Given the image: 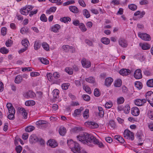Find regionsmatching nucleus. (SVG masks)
I'll use <instances>...</instances> for the list:
<instances>
[{
    "label": "nucleus",
    "instance_id": "nucleus-18",
    "mask_svg": "<svg viewBox=\"0 0 153 153\" xmlns=\"http://www.w3.org/2000/svg\"><path fill=\"white\" fill-rule=\"evenodd\" d=\"M113 81V79L111 77L106 78L105 80V85L107 87L110 86Z\"/></svg>",
    "mask_w": 153,
    "mask_h": 153
},
{
    "label": "nucleus",
    "instance_id": "nucleus-59",
    "mask_svg": "<svg viewBox=\"0 0 153 153\" xmlns=\"http://www.w3.org/2000/svg\"><path fill=\"white\" fill-rule=\"evenodd\" d=\"M124 98L122 97H121L118 98L117 100V103L119 104H121L124 102Z\"/></svg>",
    "mask_w": 153,
    "mask_h": 153
},
{
    "label": "nucleus",
    "instance_id": "nucleus-61",
    "mask_svg": "<svg viewBox=\"0 0 153 153\" xmlns=\"http://www.w3.org/2000/svg\"><path fill=\"white\" fill-rule=\"evenodd\" d=\"M13 43V41L10 40H8V41L6 42V46L7 47H10L12 45Z\"/></svg>",
    "mask_w": 153,
    "mask_h": 153
},
{
    "label": "nucleus",
    "instance_id": "nucleus-43",
    "mask_svg": "<svg viewBox=\"0 0 153 153\" xmlns=\"http://www.w3.org/2000/svg\"><path fill=\"white\" fill-rule=\"evenodd\" d=\"M83 89L87 93L90 94L91 93V91L89 87L87 85H84L83 87Z\"/></svg>",
    "mask_w": 153,
    "mask_h": 153
},
{
    "label": "nucleus",
    "instance_id": "nucleus-54",
    "mask_svg": "<svg viewBox=\"0 0 153 153\" xmlns=\"http://www.w3.org/2000/svg\"><path fill=\"white\" fill-rule=\"evenodd\" d=\"M41 46V45L39 44V42L37 41H35V42L34 44V49L35 50H38L39 49V48Z\"/></svg>",
    "mask_w": 153,
    "mask_h": 153
},
{
    "label": "nucleus",
    "instance_id": "nucleus-56",
    "mask_svg": "<svg viewBox=\"0 0 153 153\" xmlns=\"http://www.w3.org/2000/svg\"><path fill=\"white\" fill-rule=\"evenodd\" d=\"M94 96L97 97H99L100 95V92L99 90L96 88L94 91Z\"/></svg>",
    "mask_w": 153,
    "mask_h": 153
},
{
    "label": "nucleus",
    "instance_id": "nucleus-60",
    "mask_svg": "<svg viewBox=\"0 0 153 153\" xmlns=\"http://www.w3.org/2000/svg\"><path fill=\"white\" fill-rule=\"evenodd\" d=\"M28 30V29L27 27H24L21 29L20 32L22 34H24L27 32Z\"/></svg>",
    "mask_w": 153,
    "mask_h": 153
},
{
    "label": "nucleus",
    "instance_id": "nucleus-52",
    "mask_svg": "<svg viewBox=\"0 0 153 153\" xmlns=\"http://www.w3.org/2000/svg\"><path fill=\"white\" fill-rule=\"evenodd\" d=\"M65 71L68 74L71 75L73 74V70L71 68L67 67L65 69Z\"/></svg>",
    "mask_w": 153,
    "mask_h": 153
},
{
    "label": "nucleus",
    "instance_id": "nucleus-7",
    "mask_svg": "<svg viewBox=\"0 0 153 153\" xmlns=\"http://www.w3.org/2000/svg\"><path fill=\"white\" fill-rule=\"evenodd\" d=\"M85 125L91 128H97L98 127V125L94 122H87L85 123Z\"/></svg>",
    "mask_w": 153,
    "mask_h": 153
},
{
    "label": "nucleus",
    "instance_id": "nucleus-63",
    "mask_svg": "<svg viewBox=\"0 0 153 153\" xmlns=\"http://www.w3.org/2000/svg\"><path fill=\"white\" fill-rule=\"evenodd\" d=\"M22 150V148L20 146H17L16 148V150L17 153H20Z\"/></svg>",
    "mask_w": 153,
    "mask_h": 153
},
{
    "label": "nucleus",
    "instance_id": "nucleus-25",
    "mask_svg": "<svg viewBox=\"0 0 153 153\" xmlns=\"http://www.w3.org/2000/svg\"><path fill=\"white\" fill-rule=\"evenodd\" d=\"M145 12L144 11L140 12L139 11H138L135 12L134 14V15L135 16H140L138 17L139 18H141L143 17V16L145 14Z\"/></svg>",
    "mask_w": 153,
    "mask_h": 153
},
{
    "label": "nucleus",
    "instance_id": "nucleus-49",
    "mask_svg": "<svg viewBox=\"0 0 153 153\" xmlns=\"http://www.w3.org/2000/svg\"><path fill=\"white\" fill-rule=\"evenodd\" d=\"M129 8L131 10H136L137 8V6L134 4H131L128 5Z\"/></svg>",
    "mask_w": 153,
    "mask_h": 153
},
{
    "label": "nucleus",
    "instance_id": "nucleus-33",
    "mask_svg": "<svg viewBox=\"0 0 153 153\" xmlns=\"http://www.w3.org/2000/svg\"><path fill=\"white\" fill-rule=\"evenodd\" d=\"M42 46L43 48L46 51H50V47L49 45L46 42H43L42 44Z\"/></svg>",
    "mask_w": 153,
    "mask_h": 153
},
{
    "label": "nucleus",
    "instance_id": "nucleus-62",
    "mask_svg": "<svg viewBox=\"0 0 153 153\" xmlns=\"http://www.w3.org/2000/svg\"><path fill=\"white\" fill-rule=\"evenodd\" d=\"M39 73L37 72H32L30 73V76L32 77H36L39 75Z\"/></svg>",
    "mask_w": 153,
    "mask_h": 153
},
{
    "label": "nucleus",
    "instance_id": "nucleus-36",
    "mask_svg": "<svg viewBox=\"0 0 153 153\" xmlns=\"http://www.w3.org/2000/svg\"><path fill=\"white\" fill-rule=\"evenodd\" d=\"M122 82L120 79H117L114 82V85L116 87H120L122 85Z\"/></svg>",
    "mask_w": 153,
    "mask_h": 153
},
{
    "label": "nucleus",
    "instance_id": "nucleus-37",
    "mask_svg": "<svg viewBox=\"0 0 153 153\" xmlns=\"http://www.w3.org/2000/svg\"><path fill=\"white\" fill-rule=\"evenodd\" d=\"M98 110L99 111V115L101 117H103L104 114V111L103 109L101 107H98Z\"/></svg>",
    "mask_w": 153,
    "mask_h": 153
},
{
    "label": "nucleus",
    "instance_id": "nucleus-13",
    "mask_svg": "<svg viewBox=\"0 0 153 153\" xmlns=\"http://www.w3.org/2000/svg\"><path fill=\"white\" fill-rule=\"evenodd\" d=\"M47 144L53 148L56 147L58 145L56 142L53 140H49L47 142Z\"/></svg>",
    "mask_w": 153,
    "mask_h": 153
},
{
    "label": "nucleus",
    "instance_id": "nucleus-26",
    "mask_svg": "<svg viewBox=\"0 0 153 153\" xmlns=\"http://www.w3.org/2000/svg\"><path fill=\"white\" fill-rule=\"evenodd\" d=\"M29 11V10L27 9V7H24L22 9H21L20 10L21 13L24 15H27Z\"/></svg>",
    "mask_w": 153,
    "mask_h": 153
},
{
    "label": "nucleus",
    "instance_id": "nucleus-27",
    "mask_svg": "<svg viewBox=\"0 0 153 153\" xmlns=\"http://www.w3.org/2000/svg\"><path fill=\"white\" fill-rule=\"evenodd\" d=\"M101 41L102 43L105 45L108 44L110 42L109 39L107 37H103L102 38Z\"/></svg>",
    "mask_w": 153,
    "mask_h": 153
},
{
    "label": "nucleus",
    "instance_id": "nucleus-40",
    "mask_svg": "<svg viewBox=\"0 0 153 153\" xmlns=\"http://www.w3.org/2000/svg\"><path fill=\"white\" fill-rule=\"evenodd\" d=\"M124 112L126 114L128 113L130 110V108L128 105H126L123 108Z\"/></svg>",
    "mask_w": 153,
    "mask_h": 153
},
{
    "label": "nucleus",
    "instance_id": "nucleus-21",
    "mask_svg": "<svg viewBox=\"0 0 153 153\" xmlns=\"http://www.w3.org/2000/svg\"><path fill=\"white\" fill-rule=\"evenodd\" d=\"M23 79L21 76L19 75H18L15 78L14 82L16 84H19L22 82Z\"/></svg>",
    "mask_w": 153,
    "mask_h": 153
},
{
    "label": "nucleus",
    "instance_id": "nucleus-9",
    "mask_svg": "<svg viewBox=\"0 0 153 153\" xmlns=\"http://www.w3.org/2000/svg\"><path fill=\"white\" fill-rule=\"evenodd\" d=\"M134 77L137 79H139L142 78V75L141 71L140 69L136 70L134 74Z\"/></svg>",
    "mask_w": 153,
    "mask_h": 153
},
{
    "label": "nucleus",
    "instance_id": "nucleus-6",
    "mask_svg": "<svg viewBox=\"0 0 153 153\" xmlns=\"http://www.w3.org/2000/svg\"><path fill=\"white\" fill-rule=\"evenodd\" d=\"M138 36L142 40L145 41H149L151 39L150 36L146 33H139Z\"/></svg>",
    "mask_w": 153,
    "mask_h": 153
},
{
    "label": "nucleus",
    "instance_id": "nucleus-11",
    "mask_svg": "<svg viewBox=\"0 0 153 153\" xmlns=\"http://www.w3.org/2000/svg\"><path fill=\"white\" fill-rule=\"evenodd\" d=\"M81 63L83 67L85 68H89L91 66V62L88 60H87L85 59H82Z\"/></svg>",
    "mask_w": 153,
    "mask_h": 153
},
{
    "label": "nucleus",
    "instance_id": "nucleus-2",
    "mask_svg": "<svg viewBox=\"0 0 153 153\" xmlns=\"http://www.w3.org/2000/svg\"><path fill=\"white\" fill-rule=\"evenodd\" d=\"M71 150L74 153H87L83 149L81 151V147L76 142L74 146L71 148Z\"/></svg>",
    "mask_w": 153,
    "mask_h": 153
},
{
    "label": "nucleus",
    "instance_id": "nucleus-4",
    "mask_svg": "<svg viewBox=\"0 0 153 153\" xmlns=\"http://www.w3.org/2000/svg\"><path fill=\"white\" fill-rule=\"evenodd\" d=\"M146 100L150 105L153 106V92L152 91L148 92L146 94Z\"/></svg>",
    "mask_w": 153,
    "mask_h": 153
},
{
    "label": "nucleus",
    "instance_id": "nucleus-35",
    "mask_svg": "<svg viewBox=\"0 0 153 153\" xmlns=\"http://www.w3.org/2000/svg\"><path fill=\"white\" fill-rule=\"evenodd\" d=\"M62 48L64 51L68 52L69 51L70 49H73L74 47L72 46H70L68 45H63L62 46Z\"/></svg>",
    "mask_w": 153,
    "mask_h": 153
},
{
    "label": "nucleus",
    "instance_id": "nucleus-10",
    "mask_svg": "<svg viewBox=\"0 0 153 153\" xmlns=\"http://www.w3.org/2000/svg\"><path fill=\"white\" fill-rule=\"evenodd\" d=\"M131 113L132 114L135 116H137L140 114L139 109L137 107H134L131 109Z\"/></svg>",
    "mask_w": 153,
    "mask_h": 153
},
{
    "label": "nucleus",
    "instance_id": "nucleus-41",
    "mask_svg": "<svg viewBox=\"0 0 153 153\" xmlns=\"http://www.w3.org/2000/svg\"><path fill=\"white\" fill-rule=\"evenodd\" d=\"M89 110L88 109H86L83 112V115L85 119H87L89 117Z\"/></svg>",
    "mask_w": 153,
    "mask_h": 153
},
{
    "label": "nucleus",
    "instance_id": "nucleus-64",
    "mask_svg": "<svg viewBox=\"0 0 153 153\" xmlns=\"http://www.w3.org/2000/svg\"><path fill=\"white\" fill-rule=\"evenodd\" d=\"M148 117L150 119L153 120V111H149Z\"/></svg>",
    "mask_w": 153,
    "mask_h": 153
},
{
    "label": "nucleus",
    "instance_id": "nucleus-16",
    "mask_svg": "<svg viewBox=\"0 0 153 153\" xmlns=\"http://www.w3.org/2000/svg\"><path fill=\"white\" fill-rule=\"evenodd\" d=\"M119 73L123 76H127L130 74L131 71L128 69H123L120 71Z\"/></svg>",
    "mask_w": 153,
    "mask_h": 153
},
{
    "label": "nucleus",
    "instance_id": "nucleus-31",
    "mask_svg": "<svg viewBox=\"0 0 153 153\" xmlns=\"http://www.w3.org/2000/svg\"><path fill=\"white\" fill-rule=\"evenodd\" d=\"M76 142H74L72 140H68L67 141L68 145L71 149L74 146Z\"/></svg>",
    "mask_w": 153,
    "mask_h": 153
},
{
    "label": "nucleus",
    "instance_id": "nucleus-58",
    "mask_svg": "<svg viewBox=\"0 0 153 153\" xmlns=\"http://www.w3.org/2000/svg\"><path fill=\"white\" fill-rule=\"evenodd\" d=\"M40 19L41 21L44 22H46L47 20V18L44 14H43L41 15L40 17Z\"/></svg>",
    "mask_w": 153,
    "mask_h": 153
},
{
    "label": "nucleus",
    "instance_id": "nucleus-32",
    "mask_svg": "<svg viewBox=\"0 0 153 153\" xmlns=\"http://www.w3.org/2000/svg\"><path fill=\"white\" fill-rule=\"evenodd\" d=\"M114 138L121 143H123L125 142L123 137L119 135H115L114 136Z\"/></svg>",
    "mask_w": 153,
    "mask_h": 153
},
{
    "label": "nucleus",
    "instance_id": "nucleus-53",
    "mask_svg": "<svg viewBox=\"0 0 153 153\" xmlns=\"http://www.w3.org/2000/svg\"><path fill=\"white\" fill-rule=\"evenodd\" d=\"M40 60L42 63L45 65H48L49 63V61L45 58H41Z\"/></svg>",
    "mask_w": 153,
    "mask_h": 153
},
{
    "label": "nucleus",
    "instance_id": "nucleus-44",
    "mask_svg": "<svg viewBox=\"0 0 153 153\" xmlns=\"http://www.w3.org/2000/svg\"><path fill=\"white\" fill-rule=\"evenodd\" d=\"M35 129V127L33 126H29L26 128L25 131L26 132H30L32 131Z\"/></svg>",
    "mask_w": 153,
    "mask_h": 153
},
{
    "label": "nucleus",
    "instance_id": "nucleus-15",
    "mask_svg": "<svg viewBox=\"0 0 153 153\" xmlns=\"http://www.w3.org/2000/svg\"><path fill=\"white\" fill-rule=\"evenodd\" d=\"M84 108L83 107H81L79 108L76 109L74 111V113L72 114L73 116L74 117H76L77 116L80 115L81 113Z\"/></svg>",
    "mask_w": 153,
    "mask_h": 153
},
{
    "label": "nucleus",
    "instance_id": "nucleus-12",
    "mask_svg": "<svg viewBox=\"0 0 153 153\" xmlns=\"http://www.w3.org/2000/svg\"><path fill=\"white\" fill-rule=\"evenodd\" d=\"M6 106L8 109L9 113H15V109L11 103H7L6 105Z\"/></svg>",
    "mask_w": 153,
    "mask_h": 153
},
{
    "label": "nucleus",
    "instance_id": "nucleus-5",
    "mask_svg": "<svg viewBox=\"0 0 153 153\" xmlns=\"http://www.w3.org/2000/svg\"><path fill=\"white\" fill-rule=\"evenodd\" d=\"M118 42L119 45L122 48H126L128 46V42L124 38H120L119 39Z\"/></svg>",
    "mask_w": 153,
    "mask_h": 153
},
{
    "label": "nucleus",
    "instance_id": "nucleus-48",
    "mask_svg": "<svg viewBox=\"0 0 153 153\" xmlns=\"http://www.w3.org/2000/svg\"><path fill=\"white\" fill-rule=\"evenodd\" d=\"M109 125L110 126L111 128L114 129L116 126L114 121L113 120H110L109 123Z\"/></svg>",
    "mask_w": 153,
    "mask_h": 153
},
{
    "label": "nucleus",
    "instance_id": "nucleus-14",
    "mask_svg": "<svg viewBox=\"0 0 153 153\" xmlns=\"http://www.w3.org/2000/svg\"><path fill=\"white\" fill-rule=\"evenodd\" d=\"M60 26L59 25L56 24L51 26L50 30L51 31L54 33H57L60 29Z\"/></svg>",
    "mask_w": 153,
    "mask_h": 153
},
{
    "label": "nucleus",
    "instance_id": "nucleus-1",
    "mask_svg": "<svg viewBox=\"0 0 153 153\" xmlns=\"http://www.w3.org/2000/svg\"><path fill=\"white\" fill-rule=\"evenodd\" d=\"M77 140L82 143L91 146L94 144H96L100 147H102L103 145L102 143L100 142L93 136L86 132H84L77 136Z\"/></svg>",
    "mask_w": 153,
    "mask_h": 153
},
{
    "label": "nucleus",
    "instance_id": "nucleus-42",
    "mask_svg": "<svg viewBox=\"0 0 153 153\" xmlns=\"http://www.w3.org/2000/svg\"><path fill=\"white\" fill-rule=\"evenodd\" d=\"M135 86L139 89H141L143 87L142 83L140 81L135 82Z\"/></svg>",
    "mask_w": 153,
    "mask_h": 153
},
{
    "label": "nucleus",
    "instance_id": "nucleus-47",
    "mask_svg": "<svg viewBox=\"0 0 153 153\" xmlns=\"http://www.w3.org/2000/svg\"><path fill=\"white\" fill-rule=\"evenodd\" d=\"M79 27L80 29L83 32H85L87 30L85 25L82 23H80V24Z\"/></svg>",
    "mask_w": 153,
    "mask_h": 153
},
{
    "label": "nucleus",
    "instance_id": "nucleus-3",
    "mask_svg": "<svg viewBox=\"0 0 153 153\" xmlns=\"http://www.w3.org/2000/svg\"><path fill=\"white\" fill-rule=\"evenodd\" d=\"M124 137L125 138L131 140L134 139V134L128 130H126L123 134Z\"/></svg>",
    "mask_w": 153,
    "mask_h": 153
},
{
    "label": "nucleus",
    "instance_id": "nucleus-51",
    "mask_svg": "<svg viewBox=\"0 0 153 153\" xmlns=\"http://www.w3.org/2000/svg\"><path fill=\"white\" fill-rule=\"evenodd\" d=\"M8 52V50L5 48L3 47L0 49V52L3 54H7Z\"/></svg>",
    "mask_w": 153,
    "mask_h": 153
},
{
    "label": "nucleus",
    "instance_id": "nucleus-30",
    "mask_svg": "<svg viewBox=\"0 0 153 153\" xmlns=\"http://www.w3.org/2000/svg\"><path fill=\"white\" fill-rule=\"evenodd\" d=\"M35 102L33 100H29L25 102V104L26 106H33L35 105Z\"/></svg>",
    "mask_w": 153,
    "mask_h": 153
},
{
    "label": "nucleus",
    "instance_id": "nucleus-8",
    "mask_svg": "<svg viewBox=\"0 0 153 153\" xmlns=\"http://www.w3.org/2000/svg\"><path fill=\"white\" fill-rule=\"evenodd\" d=\"M146 102L145 99H137L134 100L135 104L138 106L143 105Z\"/></svg>",
    "mask_w": 153,
    "mask_h": 153
},
{
    "label": "nucleus",
    "instance_id": "nucleus-38",
    "mask_svg": "<svg viewBox=\"0 0 153 153\" xmlns=\"http://www.w3.org/2000/svg\"><path fill=\"white\" fill-rule=\"evenodd\" d=\"M83 14L86 18H88L90 16V14L89 12L87 9H84L83 10Z\"/></svg>",
    "mask_w": 153,
    "mask_h": 153
},
{
    "label": "nucleus",
    "instance_id": "nucleus-24",
    "mask_svg": "<svg viewBox=\"0 0 153 153\" xmlns=\"http://www.w3.org/2000/svg\"><path fill=\"white\" fill-rule=\"evenodd\" d=\"M59 132L60 135L64 136L66 132V128L63 127L61 126L59 129Z\"/></svg>",
    "mask_w": 153,
    "mask_h": 153
},
{
    "label": "nucleus",
    "instance_id": "nucleus-57",
    "mask_svg": "<svg viewBox=\"0 0 153 153\" xmlns=\"http://www.w3.org/2000/svg\"><path fill=\"white\" fill-rule=\"evenodd\" d=\"M113 105V104L111 102H107L105 105V108H111Z\"/></svg>",
    "mask_w": 153,
    "mask_h": 153
},
{
    "label": "nucleus",
    "instance_id": "nucleus-19",
    "mask_svg": "<svg viewBox=\"0 0 153 153\" xmlns=\"http://www.w3.org/2000/svg\"><path fill=\"white\" fill-rule=\"evenodd\" d=\"M35 94L31 91H29L24 94V97L26 98H33L34 97Z\"/></svg>",
    "mask_w": 153,
    "mask_h": 153
},
{
    "label": "nucleus",
    "instance_id": "nucleus-22",
    "mask_svg": "<svg viewBox=\"0 0 153 153\" xmlns=\"http://www.w3.org/2000/svg\"><path fill=\"white\" fill-rule=\"evenodd\" d=\"M69 8L70 11L74 13H76L79 12L78 9L75 6H71L69 7Z\"/></svg>",
    "mask_w": 153,
    "mask_h": 153
},
{
    "label": "nucleus",
    "instance_id": "nucleus-29",
    "mask_svg": "<svg viewBox=\"0 0 153 153\" xmlns=\"http://www.w3.org/2000/svg\"><path fill=\"white\" fill-rule=\"evenodd\" d=\"M47 123L46 121L43 120H39L37 121L36 123V125L40 126H44L45 125H46Z\"/></svg>",
    "mask_w": 153,
    "mask_h": 153
},
{
    "label": "nucleus",
    "instance_id": "nucleus-23",
    "mask_svg": "<svg viewBox=\"0 0 153 153\" xmlns=\"http://www.w3.org/2000/svg\"><path fill=\"white\" fill-rule=\"evenodd\" d=\"M140 46L143 50H146L149 49L150 47V45L147 43H140Z\"/></svg>",
    "mask_w": 153,
    "mask_h": 153
},
{
    "label": "nucleus",
    "instance_id": "nucleus-50",
    "mask_svg": "<svg viewBox=\"0 0 153 153\" xmlns=\"http://www.w3.org/2000/svg\"><path fill=\"white\" fill-rule=\"evenodd\" d=\"M56 8L55 7H51L49 10H47L46 13L48 14H50V12H54L56 10Z\"/></svg>",
    "mask_w": 153,
    "mask_h": 153
},
{
    "label": "nucleus",
    "instance_id": "nucleus-55",
    "mask_svg": "<svg viewBox=\"0 0 153 153\" xmlns=\"http://www.w3.org/2000/svg\"><path fill=\"white\" fill-rule=\"evenodd\" d=\"M48 79L49 81H52L53 80V74L51 73H48L46 74Z\"/></svg>",
    "mask_w": 153,
    "mask_h": 153
},
{
    "label": "nucleus",
    "instance_id": "nucleus-20",
    "mask_svg": "<svg viewBox=\"0 0 153 153\" xmlns=\"http://www.w3.org/2000/svg\"><path fill=\"white\" fill-rule=\"evenodd\" d=\"M38 138L37 136L34 134H32L30 136L29 138V141L30 143L33 144L37 142Z\"/></svg>",
    "mask_w": 153,
    "mask_h": 153
},
{
    "label": "nucleus",
    "instance_id": "nucleus-34",
    "mask_svg": "<svg viewBox=\"0 0 153 153\" xmlns=\"http://www.w3.org/2000/svg\"><path fill=\"white\" fill-rule=\"evenodd\" d=\"M85 80L87 82L91 83H93L95 82L94 78L92 76H89L88 78H85Z\"/></svg>",
    "mask_w": 153,
    "mask_h": 153
},
{
    "label": "nucleus",
    "instance_id": "nucleus-28",
    "mask_svg": "<svg viewBox=\"0 0 153 153\" xmlns=\"http://www.w3.org/2000/svg\"><path fill=\"white\" fill-rule=\"evenodd\" d=\"M53 97L55 98H58L59 94V91L57 89H54L52 92Z\"/></svg>",
    "mask_w": 153,
    "mask_h": 153
},
{
    "label": "nucleus",
    "instance_id": "nucleus-45",
    "mask_svg": "<svg viewBox=\"0 0 153 153\" xmlns=\"http://www.w3.org/2000/svg\"><path fill=\"white\" fill-rule=\"evenodd\" d=\"M147 85L150 87H153V79L148 80L146 82Z\"/></svg>",
    "mask_w": 153,
    "mask_h": 153
},
{
    "label": "nucleus",
    "instance_id": "nucleus-46",
    "mask_svg": "<svg viewBox=\"0 0 153 153\" xmlns=\"http://www.w3.org/2000/svg\"><path fill=\"white\" fill-rule=\"evenodd\" d=\"M71 19L69 17H64L60 19V21L64 23H66L68 21H71Z\"/></svg>",
    "mask_w": 153,
    "mask_h": 153
},
{
    "label": "nucleus",
    "instance_id": "nucleus-39",
    "mask_svg": "<svg viewBox=\"0 0 153 153\" xmlns=\"http://www.w3.org/2000/svg\"><path fill=\"white\" fill-rule=\"evenodd\" d=\"M21 43L22 45L26 48H27L29 44V41L26 39L23 40L22 41Z\"/></svg>",
    "mask_w": 153,
    "mask_h": 153
},
{
    "label": "nucleus",
    "instance_id": "nucleus-17",
    "mask_svg": "<svg viewBox=\"0 0 153 153\" xmlns=\"http://www.w3.org/2000/svg\"><path fill=\"white\" fill-rule=\"evenodd\" d=\"M18 110L19 113L21 114V115L23 116L25 118H27V113L25 109L22 108H19Z\"/></svg>",
    "mask_w": 153,
    "mask_h": 153
}]
</instances>
